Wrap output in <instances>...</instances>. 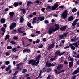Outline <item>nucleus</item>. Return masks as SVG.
I'll return each mask as SVG.
<instances>
[{
	"instance_id": "8fccbe9b",
	"label": "nucleus",
	"mask_w": 79,
	"mask_h": 79,
	"mask_svg": "<svg viewBox=\"0 0 79 79\" xmlns=\"http://www.w3.org/2000/svg\"><path fill=\"white\" fill-rule=\"evenodd\" d=\"M44 23H45V24H48V23H49V22H48V20H46L44 21Z\"/></svg>"
},
{
	"instance_id": "aec40b11",
	"label": "nucleus",
	"mask_w": 79,
	"mask_h": 79,
	"mask_svg": "<svg viewBox=\"0 0 79 79\" xmlns=\"http://www.w3.org/2000/svg\"><path fill=\"white\" fill-rule=\"evenodd\" d=\"M77 9L76 7H74V8H73L72 10V13H75V12H76L77 11Z\"/></svg>"
},
{
	"instance_id": "a19ab883",
	"label": "nucleus",
	"mask_w": 79,
	"mask_h": 79,
	"mask_svg": "<svg viewBox=\"0 0 79 79\" xmlns=\"http://www.w3.org/2000/svg\"><path fill=\"white\" fill-rule=\"evenodd\" d=\"M5 63L6 65H8V64L10 63V62L9 61H6L5 62Z\"/></svg>"
},
{
	"instance_id": "a18cd8bd",
	"label": "nucleus",
	"mask_w": 79,
	"mask_h": 79,
	"mask_svg": "<svg viewBox=\"0 0 79 79\" xmlns=\"http://www.w3.org/2000/svg\"><path fill=\"white\" fill-rule=\"evenodd\" d=\"M41 10L42 12H44V11H45V8L43 7L42 8Z\"/></svg>"
},
{
	"instance_id": "f3484780",
	"label": "nucleus",
	"mask_w": 79,
	"mask_h": 79,
	"mask_svg": "<svg viewBox=\"0 0 79 79\" xmlns=\"http://www.w3.org/2000/svg\"><path fill=\"white\" fill-rule=\"evenodd\" d=\"M9 15H10V16L11 18H12L13 16V15H14V12H9Z\"/></svg>"
},
{
	"instance_id": "7c9ffc66",
	"label": "nucleus",
	"mask_w": 79,
	"mask_h": 79,
	"mask_svg": "<svg viewBox=\"0 0 79 79\" xmlns=\"http://www.w3.org/2000/svg\"><path fill=\"white\" fill-rule=\"evenodd\" d=\"M17 49L15 48H13L12 49V51L14 52H17Z\"/></svg>"
},
{
	"instance_id": "79ce46f5",
	"label": "nucleus",
	"mask_w": 79,
	"mask_h": 79,
	"mask_svg": "<svg viewBox=\"0 0 79 79\" xmlns=\"http://www.w3.org/2000/svg\"><path fill=\"white\" fill-rule=\"evenodd\" d=\"M44 19H45V17H44L43 16V17H41L40 20L41 21H44Z\"/></svg>"
},
{
	"instance_id": "7ed1b4c3",
	"label": "nucleus",
	"mask_w": 79,
	"mask_h": 79,
	"mask_svg": "<svg viewBox=\"0 0 79 79\" xmlns=\"http://www.w3.org/2000/svg\"><path fill=\"white\" fill-rule=\"evenodd\" d=\"M68 15V11L65 10L63 12L61 15L63 19H66L67 18V15Z\"/></svg>"
},
{
	"instance_id": "412c9836",
	"label": "nucleus",
	"mask_w": 79,
	"mask_h": 79,
	"mask_svg": "<svg viewBox=\"0 0 79 79\" xmlns=\"http://www.w3.org/2000/svg\"><path fill=\"white\" fill-rule=\"evenodd\" d=\"M73 65V62H70L69 63V67L70 68V67H71Z\"/></svg>"
},
{
	"instance_id": "58836bf2",
	"label": "nucleus",
	"mask_w": 79,
	"mask_h": 79,
	"mask_svg": "<svg viewBox=\"0 0 79 79\" xmlns=\"http://www.w3.org/2000/svg\"><path fill=\"white\" fill-rule=\"evenodd\" d=\"M47 10H50L51 9V6H48L46 8Z\"/></svg>"
},
{
	"instance_id": "4c0bfd02",
	"label": "nucleus",
	"mask_w": 79,
	"mask_h": 79,
	"mask_svg": "<svg viewBox=\"0 0 79 79\" xmlns=\"http://www.w3.org/2000/svg\"><path fill=\"white\" fill-rule=\"evenodd\" d=\"M71 47V49L72 50H74L76 49V48H75V47L73 46H70V47Z\"/></svg>"
},
{
	"instance_id": "dca6fc26",
	"label": "nucleus",
	"mask_w": 79,
	"mask_h": 79,
	"mask_svg": "<svg viewBox=\"0 0 79 79\" xmlns=\"http://www.w3.org/2000/svg\"><path fill=\"white\" fill-rule=\"evenodd\" d=\"M72 25L71 26V27L72 29H74L75 28V26H76V24H77V23H72Z\"/></svg>"
},
{
	"instance_id": "3c124183",
	"label": "nucleus",
	"mask_w": 79,
	"mask_h": 79,
	"mask_svg": "<svg viewBox=\"0 0 79 79\" xmlns=\"http://www.w3.org/2000/svg\"><path fill=\"white\" fill-rule=\"evenodd\" d=\"M52 71V69L49 68L47 70V72L48 73V72H50V71Z\"/></svg>"
},
{
	"instance_id": "72a5a7b5",
	"label": "nucleus",
	"mask_w": 79,
	"mask_h": 79,
	"mask_svg": "<svg viewBox=\"0 0 79 79\" xmlns=\"http://www.w3.org/2000/svg\"><path fill=\"white\" fill-rule=\"evenodd\" d=\"M27 72V70L26 69H24L22 70V73L23 74H24V73H26Z\"/></svg>"
},
{
	"instance_id": "bf43d9fd",
	"label": "nucleus",
	"mask_w": 79,
	"mask_h": 79,
	"mask_svg": "<svg viewBox=\"0 0 79 79\" xmlns=\"http://www.w3.org/2000/svg\"><path fill=\"white\" fill-rule=\"evenodd\" d=\"M9 70H10V68H9V67H7L6 69V71H9Z\"/></svg>"
},
{
	"instance_id": "bb28decb",
	"label": "nucleus",
	"mask_w": 79,
	"mask_h": 79,
	"mask_svg": "<svg viewBox=\"0 0 79 79\" xmlns=\"http://www.w3.org/2000/svg\"><path fill=\"white\" fill-rule=\"evenodd\" d=\"M68 60L69 61H73L74 60V58H71V57L70 56H69L68 58Z\"/></svg>"
},
{
	"instance_id": "ddd939ff",
	"label": "nucleus",
	"mask_w": 79,
	"mask_h": 79,
	"mask_svg": "<svg viewBox=\"0 0 79 79\" xmlns=\"http://www.w3.org/2000/svg\"><path fill=\"white\" fill-rule=\"evenodd\" d=\"M41 57V55L39 54L37 56V57L36 58V61H39L40 60V59Z\"/></svg>"
},
{
	"instance_id": "13d9d810",
	"label": "nucleus",
	"mask_w": 79,
	"mask_h": 79,
	"mask_svg": "<svg viewBox=\"0 0 79 79\" xmlns=\"http://www.w3.org/2000/svg\"><path fill=\"white\" fill-rule=\"evenodd\" d=\"M75 58H79V54H77L75 56Z\"/></svg>"
},
{
	"instance_id": "f03ea898",
	"label": "nucleus",
	"mask_w": 79,
	"mask_h": 79,
	"mask_svg": "<svg viewBox=\"0 0 79 79\" xmlns=\"http://www.w3.org/2000/svg\"><path fill=\"white\" fill-rule=\"evenodd\" d=\"M37 61L35 62V60H33V59H31L28 62V64H32V66H35V65L36 66H37L38 64H39V61L37 60Z\"/></svg>"
},
{
	"instance_id": "5fc2aeb1",
	"label": "nucleus",
	"mask_w": 79,
	"mask_h": 79,
	"mask_svg": "<svg viewBox=\"0 0 79 79\" xmlns=\"http://www.w3.org/2000/svg\"><path fill=\"white\" fill-rule=\"evenodd\" d=\"M38 47L39 48H42V47H43V45L42 44H41Z\"/></svg>"
},
{
	"instance_id": "423d86ee",
	"label": "nucleus",
	"mask_w": 79,
	"mask_h": 79,
	"mask_svg": "<svg viewBox=\"0 0 79 79\" xmlns=\"http://www.w3.org/2000/svg\"><path fill=\"white\" fill-rule=\"evenodd\" d=\"M54 71L55 74H60V73H63V72H64V71H65V70H62L58 71L57 69H55L54 70Z\"/></svg>"
},
{
	"instance_id": "0eeeda50",
	"label": "nucleus",
	"mask_w": 79,
	"mask_h": 79,
	"mask_svg": "<svg viewBox=\"0 0 79 79\" xmlns=\"http://www.w3.org/2000/svg\"><path fill=\"white\" fill-rule=\"evenodd\" d=\"M55 42H53L51 44H50L48 48L47 49L48 50H50V49H52L54 47Z\"/></svg>"
},
{
	"instance_id": "c03bdc74",
	"label": "nucleus",
	"mask_w": 79,
	"mask_h": 79,
	"mask_svg": "<svg viewBox=\"0 0 79 79\" xmlns=\"http://www.w3.org/2000/svg\"><path fill=\"white\" fill-rule=\"evenodd\" d=\"M64 53H65V52H64L63 53L60 52L59 53V56H61V55H63V54H64Z\"/></svg>"
},
{
	"instance_id": "774afa93",
	"label": "nucleus",
	"mask_w": 79,
	"mask_h": 79,
	"mask_svg": "<svg viewBox=\"0 0 79 79\" xmlns=\"http://www.w3.org/2000/svg\"><path fill=\"white\" fill-rule=\"evenodd\" d=\"M5 55H6V56H8L9 55V53L6 52Z\"/></svg>"
},
{
	"instance_id": "69168bd1",
	"label": "nucleus",
	"mask_w": 79,
	"mask_h": 79,
	"mask_svg": "<svg viewBox=\"0 0 79 79\" xmlns=\"http://www.w3.org/2000/svg\"><path fill=\"white\" fill-rule=\"evenodd\" d=\"M6 67V66L5 65H3L2 66H1V68H2V69H4V68H5Z\"/></svg>"
},
{
	"instance_id": "6ab92c4d",
	"label": "nucleus",
	"mask_w": 79,
	"mask_h": 79,
	"mask_svg": "<svg viewBox=\"0 0 79 79\" xmlns=\"http://www.w3.org/2000/svg\"><path fill=\"white\" fill-rule=\"evenodd\" d=\"M10 38V35L9 34L7 35L6 36L5 38V41H6L8 39Z\"/></svg>"
},
{
	"instance_id": "a878e982",
	"label": "nucleus",
	"mask_w": 79,
	"mask_h": 79,
	"mask_svg": "<svg viewBox=\"0 0 79 79\" xmlns=\"http://www.w3.org/2000/svg\"><path fill=\"white\" fill-rule=\"evenodd\" d=\"M27 25L28 27H29V28H33V27L31 25V23L28 24Z\"/></svg>"
},
{
	"instance_id": "f257e3e1",
	"label": "nucleus",
	"mask_w": 79,
	"mask_h": 79,
	"mask_svg": "<svg viewBox=\"0 0 79 79\" xmlns=\"http://www.w3.org/2000/svg\"><path fill=\"white\" fill-rule=\"evenodd\" d=\"M54 26L55 27L54 28H53L52 27L49 28L48 31L49 34H52L53 32H56V31H58V30L60 29L59 25L55 24Z\"/></svg>"
},
{
	"instance_id": "e433bc0d",
	"label": "nucleus",
	"mask_w": 79,
	"mask_h": 79,
	"mask_svg": "<svg viewBox=\"0 0 79 79\" xmlns=\"http://www.w3.org/2000/svg\"><path fill=\"white\" fill-rule=\"evenodd\" d=\"M12 47L10 46H8L7 47V49L8 50H11V49H12Z\"/></svg>"
},
{
	"instance_id": "39448f33",
	"label": "nucleus",
	"mask_w": 79,
	"mask_h": 79,
	"mask_svg": "<svg viewBox=\"0 0 79 79\" xmlns=\"http://www.w3.org/2000/svg\"><path fill=\"white\" fill-rule=\"evenodd\" d=\"M16 23L13 22V23H12L11 25L10 26V30L13 29H14L15 27H16Z\"/></svg>"
},
{
	"instance_id": "f8f14e48",
	"label": "nucleus",
	"mask_w": 79,
	"mask_h": 79,
	"mask_svg": "<svg viewBox=\"0 0 79 79\" xmlns=\"http://www.w3.org/2000/svg\"><path fill=\"white\" fill-rule=\"evenodd\" d=\"M74 19V17H73V16H71L68 18V21H71L73 20Z\"/></svg>"
},
{
	"instance_id": "393cba45",
	"label": "nucleus",
	"mask_w": 79,
	"mask_h": 79,
	"mask_svg": "<svg viewBox=\"0 0 79 79\" xmlns=\"http://www.w3.org/2000/svg\"><path fill=\"white\" fill-rule=\"evenodd\" d=\"M32 1H29L27 2V6H29V5H31V4H32Z\"/></svg>"
},
{
	"instance_id": "473e14b6",
	"label": "nucleus",
	"mask_w": 79,
	"mask_h": 79,
	"mask_svg": "<svg viewBox=\"0 0 79 79\" xmlns=\"http://www.w3.org/2000/svg\"><path fill=\"white\" fill-rule=\"evenodd\" d=\"M79 74H78L77 75H73L72 77L71 78L72 79H76V77L77 76H79Z\"/></svg>"
},
{
	"instance_id": "2f4dec72",
	"label": "nucleus",
	"mask_w": 79,
	"mask_h": 79,
	"mask_svg": "<svg viewBox=\"0 0 79 79\" xmlns=\"http://www.w3.org/2000/svg\"><path fill=\"white\" fill-rule=\"evenodd\" d=\"M1 31H2L3 32H5V28L4 27H2L1 28Z\"/></svg>"
},
{
	"instance_id": "37998d69",
	"label": "nucleus",
	"mask_w": 79,
	"mask_h": 79,
	"mask_svg": "<svg viewBox=\"0 0 79 79\" xmlns=\"http://www.w3.org/2000/svg\"><path fill=\"white\" fill-rule=\"evenodd\" d=\"M70 47V46L69 45L68 46H66L64 48V49H67V48H69Z\"/></svg>"
},
{
	"instance_id": "6e6d98bb",
	"label": "nucleus",
	"mask_w": 79,
	"mask_h": 79,
	"mask_svg": "<svg viewBox=\"0 0 79 79\" xmlns=\"http://www.w3.org/2000/svg\"><path fill=\"white\" fill-rule=\"evenodd\" d=\"M50 60L51 61H54V60H55V58H51L50 59Z\"/></svg>"
},
{
	"instance_id": "c756f323",
	"label": "nucleus",
	"mask_w": 79,
	"mask_h": 79,
	"mask_svg": "<svg viewBox=\"0 0 79 79\" xmlns=\"http://www.w3.org/2000/svg\"><path fill=\"white\" fill-rule=\"evenodd\" d=\"M59 37L60 39H62L64 37V35H59Z\"/></svg>"
},
{
	"instance_id": "2eb2a0df",
	"label": "nucleus",
	"mask_w": 79,
	"mask_h": 79,
	"mask_svg": "<svg viewBox=\"0 0 79 79\" xmlns=\"http://www.w3.org/2000/svg\"><path fill=\"white\" fill-rule=\"evenodd\" d=\"M20 22L21 23H23L24 22V18H23V16H21V17L20 18Z\"/></svg>"
},
{
	"instance_id": "c85d7f7f",
	"label": "nucleus",
	"mask_w": 79,
	"mask_h": 79,
	"mask_svg": "<svg viewBox=\"0 0 79 79\" xmlns=\"http://www.w3.org/2000/svg\"><path fill=\"white\" fill-rule=\"evenodd\" d=\"M59 5L58 4H57L56 3H55L54 4V5L53 6L56 9L58 7V6Z\"/></svg>"
},
{
	"instance_id": "864d4df0",
	"label": "nucleus",
	"mask_w": 79,
	"mask_h": 79,
	"mask_svg": "<svg viewBox=\"0 0 79 79\" xmlns=\"http://www.w3.org/2000/svg\"><path fill=\"white\" fill-rule=\"evenodd\" d=\"M64 64H68V62L66 60H65L64 62Z\"/></svg>"
},
{
	"instance_id": "09e8293b",
	"label": "nucleus",
	"mask_w": 79,
	"mask_h": 79,
	"mask_svg": "<svg viewBox=\"0 0 79 79\" xmlns=\"http://www.w3.org/2000/svg\"><path fill=\"white\" fill-rule=\"evenodd\" d=\"M31 37H36V35H34L33 34H32L31 35Z\"/></svg>"
},
{
	"instance_id": "680f3d73",
	"label": "nucleus",
	"mask_w": 79,
	"mask_h": 79,
	"mask_svg": "<svg viewBox=\"0 0 79 79\" xmlns=\"http://www.w3.org/2000/svg\"><path fill=\"white\" fill-rule=\"evenodd\" d=\"M12 32H15V33L16 34L17 32V30H14L12 31Z\"/></svg>"
},
{
	"instance_id": "4be33fe9",
	"label": "nucleus",
	"mask_w": 79,
	"mask_h": 79,
	"mask_svg": "<svg viewBox=\"0 0 79 79\" xmlns=\"http://www.w3.org/2000/svg\"><path fill=\"white\" fill-rule=\"evenodd\" d=\"M77 44V42L74 43L72 44H69V46L70 47H71V46H73V45H74V46H75Z\"/></svg>"
},
{
	"instance_id": "20e7f679",
	"label": "nucleus",
	"mask_w": 79,
	"mask_h": 79,
	"mask_svg": "<svg viewBox=\"0 0 79 79\" xmlns=\"http://www.w3.org/2000/svg\"><path fill=\"white\" fill-rule=\"evenodd\" d=\"M55 66V64H52L49 63V61L48 60H47L45 65V67L46 68L51 67V66Z\"/></svg>"
},
{
	"instance_id": "603ef678",
	"label": "nucleus",
	"mask_w": 79,
	"mask_h": 79,
	"mask_svg": "<svg viewBox=\"0 0 79 79\" xmlns=\"http://www.w3.org/2000/svg\"><path fill=\"white\" fill-rule=\"evenodd\" d=\"M18 71H16L14 73V75H17V74H18Z\"/></svg>"
},
{
	"instance_id": "a211bd4d",
	"label": "nucleus",
	"mask_w": 79,
	"mask_h": 79,
	"mask_svg": "<svg viewBox=\"0 0 79 79\" xmlns=\"http://www.w3.org/2000/svg\"><path fill=\"white\" fill-rule=\"evenodd\" d=\"M19 5L18 2H15L13 4V6L14 7H17Z\"/></svg>"
},
{
	"instance_id": "c9c22d12",
	"label": "nucleus",
	"mask_w": 79,
	"mask_h": 79,
	"mask_svg": "<svg viewBox=\"0 0 79 79\" xmlns=\"http://www.w3.org/2000/svg\"><path fill=\"white\" fill-rule=\"evenodd\" d=\"M42 70H43V72L44 73H45L46 71V70H47V69L45 68V67H44L42 69Z\"/></svg>"
},
{
	"instance_id": "9b49d317",
	"label": "nucleus",
	"mask_w": 79,
	"mask_h": 79,
	"mask_svg": "<svg viewBox=\"0 0 79 79\" xmlns=\"http://www.w3.org/2000/svg\"><path fill=\"white\" fill-rule=\"evenodd\" d=\"M67 27V26H63V27H61L60 28V30H61L62 31H66V29Z\"/></svg>"
},
{
	"instance_id": "f704fd0d",
	"label": "nucleus",
	"mask_w": 79,
	"mask_h": 79,
	"mask_svg": "<svg viewBox=\"0 0 79 79\" xmlns=\"http://www.w3.org/2000/svg\"><path fill=\"white\" fill-rule=\"evenodd\" d=\"M79 19H75L73 22V23L74 24H77V23H77V21H79Z\"/></svg>"
},
{
	"instance_id": "e2e57ef3",
	"label": "nucleus",
	"mask_w": 79,
	"mask_h": 79,
	"mask_svg": "<svg viewBox=\"0 0 79 79\" xmlns=\"http://www.w3.org/2000/svg\"><path fill=\"white\" fill-rule=\"evenodd\" d=\"M50 77H51V75H49L47 77V79H50Z\"/></svg>"
},
{
	"instance_id": "cd10ccee",
	"label": "nucleus",
	"mask_w": 79,
	"mask_h": 79,
	"mask_svg": "<svg viewBox=\"0 0 79 79\" xmlns=\"http://www.w3.org/2000/svg\"><path fill=\"white\" fill-rule=\"evenodd\" d=\"M59 5L58 4H57L56 3H55L54 4V5L53 6L56 9L58 7V6Z\"/></svg>"
},
{
	"instance_id": "338daca9",
	"label": "nucleus",
	"mask_w": 79,
	"mask_h": 79,
	"mask_svg": "<svg viewBox=\"0 0 79 79\" xmlns=\"http://www.w3.org/2000/svg\"><path fill=\"white\" fill-rule=\"evenodd\" d=\"M21 64H22V63H20L19 64H17V66H21Z\"/></svg>"
},
{
	"instance_id": "0e129e2a",
	"label": "nucleus",
	"mask_w": 79,
	"mask_h": 79,
	"mask_svg": "<svg viewBox=\"0 0 79 79\" xmlns=\"http://www.w3.org/2000/svg\"><path fill=\"white\" fill-rule=\"evenodd\" d=\"M64 6L61 5L59 7V8H64Z\"/></svg>"
},
{
	"instance_id": "49530a36",
	"label": "nucleus",
	"mask_w": 79,
	"mask_h": 79,
	"mask_svg": "<svg viewBox=\"0 0 79 79\" xmlns=\"http://www.w3.org/2000/svg\"><path fill=\"white\" fill-rule=\"evenodd\" d=\"M27 50H28L27 48H26V49H24L23 51V53H25V52H27Z\"/></svg>"
},
{
	"instance_id": "4d7b16f0",
	"label": "nucleus",
	"mask_w": 79,
	"mask_h": 79,
	"mask_svg": "<svg viewBox=\"0 0 79 79\" xmlns=\"http://www.w3.org/2000/svg\"><path fill=\"white\" fill-rule=\"evenodd\" d=\"M4 10L5 11H9V9L8 8H6Z\"/></svg>"
},
{
	"instance_id": "ea45409f",
	"label": "nucleus",
	"mask_w": 79,
	"mask_h": 79,
	"mask_svg": "<svg viewBox=\"0 0 79 79\" xmlns=\"http://www.w3.org/2000/svg\"><path fill=\"white\" fill-rule=\"evenodd\" d=\"M56 8H55V7L53 6L52 7L51 10L52 11H54L55 10H56Z\"/></svg>"
},
{
	"instance_id": "4468645a",
	"label": "nucleus",
	"mask_w": 79,
	"mask_h": 79,
	"mask_svg": "<svg viewBox=\"0 0 79 79\" xmlns=\"http://www.w3.org/2000/svg\"><path fill=\"white\" fill-rule=\"evenodd\" d=\"M0 22L2 24H3L4 23H5V19L4 18H2L0 20Z\"/></svg>"
},
{
	"instance_id": "1a4fd4ad",
	"label": "nucleus",
	"mask_w": 79,
	"mask_h": 79,
	"mask_svg": "<svg viewBox=\"0 0 79 79\" xmlns=\"http://www.w3.org/2000/svg\"><path fill=\"white\" fill-rule=\"evenodd\" d=\"M42 70H40L38 76L35 79H38L39 78H40V79H42V76H42Z\"/></svg>"
},
{
	"instance_id": "6e6552de",
	"label": "nucleus",
	"mask_w": 79,
	"mask_h": 79,
	"mask_svg": "<svg viewBox=\"0 0 79 79\" xmlns=\"http://www.w3.org/2000/svg\"><path fill=\"white\" fill-rule=\"evenodd\" d=\"M79 73V67L77 68L76 70H74L73 72L71 73L72 75H75L76 74H77Z\"/></svg>"
},
{
	"instance_id": "052dcab7",
	"label": "nucleus",
	"mask_w": 79,
	"mask_h": 79,
	"mask_svg": "<svg viewBox=\"0 0 79 79\" xmlns=\"http://www.w3.org/2000/svg\"><path fill=\"white\" fill-rule=\"evenodd\" d=\"M16 70H19L20 69V67L19 66H17L16 68Z\"/></svg>"
},
{
	"instance_id": "9d476101",
	"label": "nucleus",
	"mask_w": 79,
	"mask_h": 79,
	"mask_svg": "<svg viewBox=\"0 0 79 79\" xmlns=\"http://www.w3.org/2000/svg\"><path fill=\"white\" fill-rule=\"evenodd\" d=\"M63 65L62 64L59 65L57 67L56 69L58 71H60V70H61L63 68Z\"/></svg>"
},
{
	"instance_id": "5701e85b",
	"label": "nucleus",
	"mask_w": 79,
	"mask_h": 79,
	"mask_svg": "<svg viewBox=\"0 0 79 79\" xmlns=\"http://www.w3.org/2000/svg\"><path fill=\"white\" fill-rule=\"evenodd\" d=\"M60 52V50L57 51L55 52V55L57 56L59 55V54Z\"/></svg>"
},
{
	"instance_id": "b1692460",
	"label": "nucleus",
	"mask_w": 79,
	"mask_h": 79,
	"mask_svg": "<svg viewBox=\"0 0 79 79\" xmlns=\"http://www.w3.org/2000/svg\"><path fill=\"white\" fill-rule=\"evenodd\" d=\"M20 10H21V11H22L23 14H24V13H26V11L25 9H21Z\"/></svg>"
},
{
	"instance_id": "de8ad7c7",
	"label": "nucleus",
	"mask_w": 79,
	"mask_h": 79,
	"mask_svg": "<svg viewBox=\"0 0 79 79\" xmlns=\"http://www.w3.org/2000/svg\"><path fill=\"white\" fill-rule=\"evenodd\" d=\"M13 39L16 40H18V37L16 36H15L13 37Z\"/></svg>"
}]
</instances>
